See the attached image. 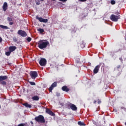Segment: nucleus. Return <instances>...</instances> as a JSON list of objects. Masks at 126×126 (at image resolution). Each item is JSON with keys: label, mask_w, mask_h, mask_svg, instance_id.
Returning <instances> with one entry per match:
<instances>
[{"label": "nucleus", "mask_w": 126, "mask_h": 126, "mask_svg": "<svg viewBox=\"0 0 126 126\" xmlns=\"http://www.w3.org/2000/svg\"><path fill=\"white\" fill-rule=\"evenodd\" d=\"M41 0V1H44V0Z\"/></svg>", "instance_id": "c03bdc74"}, {"label": "nucleus", "mask_w": 126, "mask_h": 126, "mask_svg": "<svg viewBox=\"0 0 126 126\" xmlns=\"http://www.w3.org/2000/svg\"><path fill=\"white\" fill-rule=\"evenodd\" d=\"M46 111H51V110L48 109H46Z\"/></svg>", "instance_id": "58836bf2"}, {"label": "nucleus", "mask_w": 126, "mask_h": 126, "mask_svg": "<svg viewBox=\"0 0 126 126\" xmlns=\"http://www.w3.org/2000/svg\"><path fill=\"white\" fill-rule=\"evenodd\" d=\"M110 19L112 21H114L115 22H116L117 21H118V20L119 19H120V16H116L114 14L110 16Z\"/></svg>", "instance_id": "39448f33"}, {"label": "nucleus", "mask_w": 126, "mask_h": 126, "mask_svg": "<svg viewBox=\"0 0 126 126\" xmlns=\"http://www.w3.org/2000/svg\"><path fill=\"white\" fill-rule=\"evenodd\" d=\"M53 0V1H56V0Z\"/></svg>", "instance_id": "79ce46f5"}, {"label": "nucleus", "mask_w": 126, "mask_h": 126, "mask_svg": "<svg viewBox=\"0 0 126 126\" xmlns=\"http://www.w3.org/2000/svg\"><path fill=\"white\" fill-rule=\"evenodd\" d=\"M13 24V22H10L9 23V25H12Z\"/></svg>", "instance_id": "72a5a7b5"}, {"label": "nucleus", "mask_w": 126, "mask_h": 126, "mask_svg": "<svg viewBox=\"0 0 126 126\" xmlns=\"http://www.w3.org/2000/svg\"><path fill=\"white\" fill-rule=\"evenodd\" d=\"M119 60H120V61H121V63H123V58H120Z\"/></svg>", "instance_id": "c85d7f7f"}, {"label": "nucleus", "mask_w": 126, "mask_h": 126, "mask_svg": "<svg viewBox=\"0 0 126 126\" xmlns=\"http://www.w3.org/2000/svg\"><path fill=\"white\" fill-rule=\"evenodd\" d=\"M56 86H57V82L53 83L49 89L50 92H52V90L54 89V87H56Z\"/></svg>", "instance_id": "1a4fd4ad"}, {"label": "nucleus", "mask_w": 126, "mask_h": 126, "mask_svg": "<svg viewBox=\"0 0 126 126\" xmlns=\"http://www.w3.org/2000/svg\"><path fill=\"white\" fill-rule=\"evenodd\" d=\"M123 57H124V59H125V60H126V55H125L124 56H122V58Z\"/></svg>", "instance_id": "f704fd0d"}, {"label": "nucleus", "mask_w": 126, "mask_h": 126, "mask_svg": "<svg viewBox=\"0 0 126 126\" xmlns=\"http://www.w3.org/2000/svg\"><path fill=\"white\" fill-rule=\"evenodd\" d=\"M7 79V76H0V81H2L3 80H5Z\"/></svg>", "instance_id": "4468645a"}, {"label": "nucleus", "mask_w": 126, "mask_h": 126, "mask_svg": "<svg viewBox=\"0 0 126 126\" xmlns=\"http://www.w3.org/2000/svg\"><path fill=\"white\" fill-rule=\"evenodd\" d=\"M18 34L22 37H26V36H27V33H26V32L22 30H19L18 32Z\"/></svg>", "instance_id": "423d86ee"}, {"label": "nucleus", "mask_w": 126, "mask_h": 126, "mask_svg": "<svg viewBox=\"0 0 126 126\" xmlns=\"http://www.w3.org/2000/svg\"><path fill=\"white\" fill-rule=\"evenodd\" d=\"M17 49L16 46H10L9 47V51H10V52H14V50Z\"/></svg>", "instance_id": "9b49d317"}, {"label": "nucleus", "mask_w": 126, "mask_h": 126, "mask_svg": "<svg viewBox=\"0 0 126 126\" xmlns=\"http://www.w3.org/2000/svg\"><path fill=\"white\" fill-rule=\"evenodd\" d=\"M38 31H39V32H40V33H43L44 32V29H38Z\"/></svg>", "instance_id": "aec40b11"}, {"label": "nucleus", "mask_w": 126, "mask_h": 126, "mask_svg": "<svg viewBox=\"0 0 126 126\" xmlns=\"http://www.w3.org/2000/svg\"><path fill=\"white\" fill-rule=\"evenodd\" d=\"M31 40H32V39L31 38V37H28V38H27V41H28V42H31Z\"/></svg>", "instance_id": "5701e85b"}, {"label": "nucleus", "mask_w": 126, "mask_h": 126, "mask_svg": "<svg viewBox=\"0 0 126 126\" xmlns=\"http://www.w3.org/2000/svg\"><path fill=\"white\" fill-rule=\"evenodd\" d=\"M96 102H97L96 100H94V103L95 104V103H96Z\"/></svg>", "instance_id": "a19ab883"}, {"label": "nucleus", "mask_w": 126, "mask_h": 126, "mask_svg": "<svg viewBox=\"0 0 126 126\" xmlns=\"http://www.w3.org/2000/svg\"><path fill=\"white\" fill-rule=\"evenodd\" d=\"M35 120L37 123H40L41 124H45L46 120L43 115H39L35 118Z\"/></svg>", "instance_id": "f03ea898"}, {"label": "nucleus", "mask_w": 126, "mask_h": 126, "mask_svg": "<svg viewBox=\"0 0 126 126\" xmlns=\"http://www.w3.org/2000/svg\"><path fill=\"white\" fill-rule=\"evenodd\" d=\"M69 106L72 111H76L77 110V107L73 104L70 103Z\"/></svg>", "instance_id": "6e6552de"}, {"label": "nucleus", "mask_w": 126, "mask_h": 126, "mask_svg": "<svg viewBox=\"0 0 126 126\" xmlns=\"http://www.w3.org/2000/svg\"><path fill=\"white\" fill-rule=\"evenodd\" d=\"M3 10L4 11H6L7 8V3L6 2H4L3 6H2Z\"/></svg>", "instance_id": "f8f14e48"}, {"label": "nucleus", "mask_w": 126, "mask_h": 126, "mask_svg": "<svg viewBox=\"0 0 126 126\" xmlns=\"http://www.w3.org/2000/svg\"><path fill=\"white\" fill-rule=\"evenodd\" d=\"M30 74L31 75V77L32 79H35V78L38 76V73L37 72L34 71H31L30 73Z\"/></svg>", "instance_id": "7ed1b4c3"}, {"label": "nucleus", "mask_w": 126, "mask_h": 126, "mask_svg": "<svg viewBox=\"0 0 126 126\" xmlns=\"http://www.w3.org/2000/svg\"><path fill=\"white\" fill-rule=\"evenodd\" d=\"M36 19H37V20H39L40 22H43L44 23H47L48 22V19H43L41 17H39L38 16H36Z\"/></svg>", "instance_id": "0eeeda50"}, {"label": "nucleus", "mask_w": 126, "mask_h": 126, "mask_svg": "<svg viewBox=\"0 0 126 126\" xmlns=\"http://www.w3.org/2000/svg\"><path fill=\"white\" fill-rule=\"evenodd\" d=\"M40 1H37L36 2V4H37V5H40Z\"/></svg>", "instance_id": "bb28decb"}, {"label": "nucleus", "mask_w": 126, "mask_h": 126, "mask_svg": "<svg viewBox=\"0 0 126 126\" xmlns=\"http://www.w3.org/2000/svg\"><path fill=\"white\" fill-rule=\"evenodd\" d=\"M76 62L78 63H79V61L77 60V61H76Z\"/></svg>", "instance_id": "ea45409f"}, {"label": "nucleus", "mask_w": 126, "mask_h": 126, "mask_svg": "<svg viewBox=\"0 0 126 126\" xmlns=\"http://www.w3.org/2000/svg\"><path fill=\"white\" fill-rule=\"evenodd\" d=\"M111 4H115L116 3V1H115L114 0H112L111 1Z\"/></svg>", "instance_id": "4be33fe9"}, {"label": "nucleus", "mask_w": 126, "mask_h": 126, "mask_svg": "<svg viewBox=\"0 0 126 126\" xmlns=\"http://www.w3.org/2000/svg\"><path fill=\"white\" fill-rule=\"evenodd\" d=\"M59 105H61V106H63V103H62L60 102Z\"/></svg>", "instance_id": "2f4dec72"}, {"label": "nucleus", "mask_w": 126, "mask_h": 126, "mask_svg": "<svg viewBox=\"0 0 126 126\" xmlns=\"http://www.w3.org/2000/svg\"><path fill=\"white\" fill-rule=\"evenodd\" d=\"M125 126H126V122L125 123Z\"/></svg>", "instance_id": "37998d69"}, {"label": "nucleus", "mask_w": 126, "mask_h": 126, "mask_svg": "<svg viewBox=\"0 0 126 126\" xmlns=\"http://www.w3.org/2000/svg\"><path fill=\"white\" fill-rule=\"evenodd\" d=\"M98 104H101V100H99V101H98Z\"/></svg>", "instance_id": "e433bc0d"}, {"label": "nucleus", "mask_w": 126, "mask_h": 126, "mask_svg": "<svg viewBox=\"0 0 126 126\" xmlns=\"http://www.w3.org/2000/svg\"><path fill=\"white\" fill-rule=\"evenodd\" d=\"M23 105L25 106V107H26V108H31V107H32V106H31V105L26 103H24Z\"/></svg>", "instance_id": "dca6fc26"}, {"label": "nucleus", "mask_w": 126, "mask_h": 126, "mask_svg": "<svg viewBox=\"0 0 126 126\" xmlns=\"http://www.w3.org/2000/svg\"><path fill=\"white\" fill-rule=\"evenodd\" d=\"M47 114H49L50 116H52V117H55V114L52 111H46Z\"/></svg>", "instance_id": "2eb2a0df"}, {"label": "nucleus", "mask_w": 126, "mask_h": 126, "mask_svg": "<svg viewBox=\"0 0 126 126\" xmlns=\"http://www.w3.org/2000/svg\"><path fill=\"white\" fill-rule=\"evenodd\" d=\"M80 1H86L87 0H79Z\"/></svg>", "instance_id": "473e14b6"}, {"label": "nucleus", "mask_w": 126, "mask_h": 126, "mask_svg": "<svg viewBox=\"0 0 126 126\" xmlns=\"http://www.w3.org/2000/svg\"><path fill=\"white\" fill-rule=\"evenodd\" d=\"M30 83L31 85H32V86L36 85V84L33 82H30Z\"/></svg>", "instance_id": "b1692460"}, {"label": "nucleus", "mask_w": 126, "mask_h": 126, "mask_svg": "<svg viewBox=\"0 0 126 126\" xmlns=\"http://www.w3.org/2000/svg\"><path fill=\"white\" fill-rule=\"evenodd\" d=\"M31 124H33V123L32 122H31Z\"/></svg>", "instance_id": "a18cd8bd"}, {"label": "nucleus", "mask_w": 126, "mask_h": 126, "mask_svg": "<svg viewBox=\"0 0 126 126\" xmlns=\"http://www.w3.org/2000/svg\"><path fill=\"white\" fill-rule=\"evenodd\" d=\"M1 84H2L3 85H5V84H6V82L2 81L1 82Z\"/></svg>", "instance_id": "a878e982"}, {"label": "nucleus", "mask_w": 126, "mask_h": 126, "mask_svg": "<svg viewBox=\"0 0 126 126\" xmlns=\"http://www.w3.org/2000/svg\"><path fill=\"white\" fill-rule=\"evenodd\" d=\"M79 126H85L86 124L84 122H81V121L78 122V123Z\"/></svg>", "instance_id": "a211bd4d"}, {"label": "nucleus", "mask_w": 126, "mask_h": 126, "mask_svg": "<svg viewBox=\"0 0 126 126\" xmlns=\"http://www.w3.org/2000/svg\"><path fill=\"white\" fill-rule=\"evenodd\" d=\"M0 28H2V29H9V28L6 26L0 25Z\"/></svg>", "instance_id": "f3484780"}, {"label": "nucleus", "mask_w": 126, "mask_h": 126, "mask_svg": "<svg viewBox=\"0 0 126 126\" xmlns=\"http://www.w3.org/2000/svg\"><path fill=\"white\" fill-rule=\"evenodd\" d=\"M39 63L41 66H45V65L47 64V60H46L44 58H41Z\"/></svg>", "instance_id": "20e7f679"}, {"label": "nucleus", "mask_w": 126, "mask_h": 126, "mask_svg": "<svg viewBox=\"0 0 126 126\" xmlns=\"http://www.w3.org/2000/svg\"><path fill=\"white\" fill-rule=\"evenodd\" d=\"M99 68H100V65H97V66H96L94 69V73L95 74L98 73V72H99Z\"/></svg>", "instance_id": "9d476101"}, {"label": "nucleus", "mask_w": 126, "mask_h": 126, "mask_svg": "<svg viewBox=\"0 0 126 126\" xmlns=\"http://www.w3.org/2000/svg\"><path fill=\"white\" fill-rule=\"evenodd\" d=\"M57 95L58 96H60V94H57Z\"/></svg>", "instance_id": "4c0bfd02"}, {"label": "nucleus", "mask_w": 126, "mask_h": 126, "mask_svg": "<svg viewBox=\"0 0 126 126\" xmlns=\"http://www.w3.org/2000/svg\"><path fill=\"white\" fill-rule=\"evenodd\" d=\"M60 1H63V2H65L67 0H59Z\"/></svg>", "instance_id": "cd10ccee"}, {"label": "nucleus", "mask_w": 126, "mask_h": 126, "mask_svg": "<svg viewBox=\"0 0 126 126\" xmlns=\"http://www.w3.org/2000/svg\"><path fill=\"white\" fill-rule=\"evenodd\" d=\"M13 41H14V42H16V41H17V39H16V38H14Z\"/></svg>", "instance_id": "c756f323"}, {"label": "nucleus", "mask_w": 126, "mask_h": 126, "mask_svg": "<svg viewBox=\"0 0 126 126\" xmlns=\"http://www.w3.org/2000/svg\"><path fill=\"white\" fill-rule=\"evenodd\" d=\"M32 99L35 101H38L39 100V97L37 96H35L32 97Z\"/></svg>", "instance_id": "6ab92c4d"}, {"label": "nucleus", "mask_w": 126, "mask_h": 126, "mask_svg": "<svg viewBox=\"0 0 126 126\" xmlns=\"http://www.w3.org/2000/svg\"><path fill=\"white\" fill-rule=\"evenodd\" d=\"M1 41H2V39L1 38V37H0V42H1Z\"/></svg>", "instance_id": "c9c22d12"}, {"label": "nucleus", "mask_w": 126, "mask_h": 126, "mask_svg": "<svg viewBox=\"0 0 126 126\" xmlns=\"http://www.w3.org/2000/svg\"><path fill=\"white\" fill-rule=\"evenodd\" d=\"M62 90L65 91V92H68L69 91V89L67 88L66 86H64L62 87Z\"/></svg>", "instance_id": "ddd939ff"}, {"label": "nucleus", "mask_w": 126, "mask_h": 126, "mask_svg": "<svg viewBox=\"0 0 126 126\" xmlns=\"http://www.w3.org/2000/svg\"><path fill=\"white\" fill-rule=\"evenodd\" d=\"M121 110H124V111H126V108L124 107H122Z\"/></svg>", "instance_id": "7c9ffc66"}, {"label": "nucleus", "mask_w": 126, "mask_h": 126, "mask_svg": "<svg viewBox=\"0 0 126 126\" xmlns=\"http://www.w3.org/2000/svg\"><path fill=\"white\" fill-rule=\"evenodd\" d=\"M11 53V52L10 51L6 52L5 53V55H6V56H10Z\"/></svg>", "instance_id": "412c9836"}, {"label": "nucleus", "mask_w": 126, "mask_h": 126, "mask_svg": "<svg viewBox=\"0 0 126 126\" xmlns=\"http://www.w3.org/2000/svg\"><path fill=\"white\" fill-rule=\"evenodd\" d=\"M49 41L47 40H40L38 42V47L41 50L47 48L48 45H49Z\"/></svg>", "instance_id": "f257e3e1"}, {"label": "nucleus", "mask_w": 126, "mask_h": 126, "mask_svg": "<svg viewBox=\"0 0 126 126\" xmlns=\"http://www.w3.org/2000/svg\"><path fill=\"white\" fill-rule=\"evenodd\" d=\"M7 20H8V21H9V22L12 21V18H10V17H8V18H7Z\"/></svg>", "instance_id": "393cba45"}]
</instances>
